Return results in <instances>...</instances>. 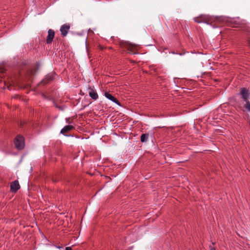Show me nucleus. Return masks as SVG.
Instances as JSON below:
<instances>
[{
  "instance_id": "obj_1",
  "label": "nucleus",
  "mask_w": 250,
  "mask_h": 250,
  "mask_svg": "<svg viewBox=\"0 0 250 250\" xmlns=\"http://www.w3.org/2000/svg\"><path fill=\"white\" fill-rule=\"evenodd\" d=\"M122 47L125 51H127L129 53L133 54L138 53V52H137V46L131 43L125 42L122 44Z\"/></svg>"
},
{
  "instance_id": "obj_2",
  "label": "nucleus",
  "mask_w": 250,
  "mask_h": 250,
  "mask_svg": "<svg viewBox=\"0 0 250 250\" xmlns=\"http://www.w3.org/2000/svg\"><path fill=\"white\" fill-rule=\"evenodd\" d=\"M14 144L16 147L18 149H22L24 148L25 145L24 138L21 135H18L14 141Z\"/></svg>"
},
{
  "instance_id": "obj_3",
  "label": "nucleus",
  "mask_w": 250,
  "mask_h": 250,
  "mask_svg": "<svg viewBox=\"0 0 250 250\" xmlns=\"http://www.w3.org/2000/svg\"><path fill=\"white\" fill-rule=\"evenodd\" d=\"M240 94L244 101L247 102L248 101L250 94L247 89L245 88H242L241 90Z\"/></svg>"
},
{
  "instance_id": "obj_4",
  "label": "nucleus",
  "mask_w": 250,
  "mask_h": 250,
  "mask_svg": "<svg viewBox=\"0 0 250 250\" xmlns=\"http://www.w3.org/2000/svg\"><path fill=\"white\" fill-rule=\"evenodd\" d=\"M55 35L54 31L52 29H49L48 31V35L46 38V42L47 43H51L54 39Z\"/></svg>"
},
{
  "instance_id": "obj_5",
  "label": "nucleus",
  "mask_w": 250,
  "mask_h": 250,
  "mask_svg": "<svg viewBox=\"0 0 250 250\" xmlns=\"http://www.w3.org/2000/svg\"><path fill=\"white\" fill-rule=\"evenodd\" d=\"M20 186L19 184V182L17 180H15L12 182L10 185L11 190L12 192H16L20 188Z\"/></svg>"
},
{
  "instance_id": "obj_6",
  "label": "nucleus",
  "mask_w": 250,
  "mask_h": 250,
  "mask_svg": "<svg viewBox=\"0 0 250 250\" xmlns=\"http://www.w3.org/2000/svg\"><path fill=\"white\" fill-rule=\"evenodd\" d=\"M69 28L70 26L68 24H63L61 26L60 31L62 36L65 37L66 36Z\"/></svg>"
},
{
  "instance_id": "obj_7",
  "label": "nucleus",
  "mask_w": 250,
  "mask_h": 250,
  "mask_svg": "<svg viewBox=\"0 0 250 250\" xmlns=\"http://www.w3.org/2000/svg\"><path fill=\"white\" fill-rule=\"evenodd\" d=\"M89 95L91 99L96 100L98 98V95L95 90L91 88H89Z\"/></svg>"
},
{
  "instance_id": "obj_8",
  "label": "nucleus",
  "mask_w": 250,
  "mask_h": 250,
  "mask_svg": "<svg viewBox=\"0 0 250 250\" xmlns=\"http://www.w3.org/2000/svg\"><path fill=\"white\" fill-rule=\"evenodd\" d=\"M104 96L105 97L107 98L108 99H109V100L113 102L114 103H116V104H118V100L116 99V98H115L113 96H112L111 94H110V93H108V92H105L104 93Z\"/></svg>"
},
{
  "instance_id": "obj_9",
  "label": "nucleus",
  "mask_w": 250,
  "mask_h": 250,
  "mask_svg": "<svg viewBox=\"0 0 250 250\" xmlns=\"http://www.w3.org/2000/svg\"><path fill=\"white\" fill-rule=\"evenodd\" d=\"M74 128L73 126L71 125H67L63 127L61 130V133L64 134L71 130Z\"/></svg>"
},
{
  "instance_id": "obj_10",
  "label": "nucleus",
  "mask_w": 250,
  "mask_h": 250,
  "mask_svg": "<svg viewBox=\"0 0 250 250\" xmlns=\"http://www.w3.org/2000/svg\"><path fill=\"white\" fill-rule=\"evenodd\" d=\"M194 21L198 23H201V22H205L207 24H208V22L207 21H204V19L202 17H197L194 18Z\"/></svg>"
},
{
  "instance_id": "obj_11",
  "label": "nucleus",
  "mask_w": 250,
  "mask_h": 250,
  "mask_svg": "<svg viewBox=\"0 0 250 250\" xmlns=\"http://www.w3.org/2000/svg\"><path fill=\"white\" fill-rule=\"evenodd\" d=\"M148 135L147 134H142V143L146 142L148 139Z\"/></svg>"
},
{
  "instance_id": "obj_12",
  "label": "nucleus",
  "mask_w": 250,
  "mask_h": 250,
  "mask_svg": "<svg viewBox=\"0 0 250 250\" xmlns=\"http://www.w3.org/2000/svg\"><path fill=\"white\" fill-rule=\"evenodd\" d=\"M246 102V104L245 105V107L247 109L248 111H250V103L249 102V101H247Z\"/></svg>"
},
{
  "instance_id": "obj_13",
  "label": "nucleus",
  "mask_w": 250,
  "mask_h": 250,
  "mask_svg": "<svg viewBox=\"0 0 250 250\" xmlns=\"http://www.w3.org/2000/svg\"><path fill=\"white\" fill-rule=\"evenodd\" d=\"M3 73L0 70V83L2 81V78L3 76Z\"/></svg>"
},
{
  "instance_id": "obj_14",
  "label": "nucleus",
  "mask_w": 250,
  "mask_h": 250,
  "mask_svg": "<svg viewBox=\"0 0 250 250\" xmlns=\"http://www.w3.org/2000/svg\"><path fill=\"white\" fill-rule=\"evenodd\" d=\"M65 250H72L70 247H66Z\"/></svg>"
},
{
  "instance_id": "obj_15",
  "label": "nucleus",
  "mask_w": 250,
  "mask_h": 250,
  "mask_svg": "<svg viewBox=\"0 0 250 250\" xmlns=\"http://www.w3.org/2000/svg\"><path fill=\"white\" fill-rule=\"evenodd\" d=\"M210 250H215L214 248H211Z\"/></svg>"
}]
</instances>
